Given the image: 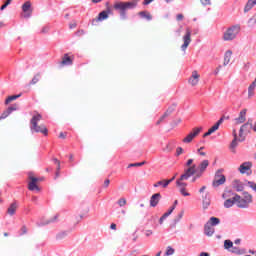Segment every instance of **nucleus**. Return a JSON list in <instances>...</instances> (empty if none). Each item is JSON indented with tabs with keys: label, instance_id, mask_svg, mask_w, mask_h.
<instances>
[{
	"label": "nucleus",
	"instance_id": "obj_8",
	"mask_svg": "<svg viewBox=\"0 0 256 256\" xmlns=\"http://www.w3.org/2000/svg\"><path fill=\"white\" fill-rule=\"evenodd\" d=\"M184 43L181 46L182 51H187V47L191 45V28H186V33L183 36Z\"/></svg>",
	"mask_w": 256,
	"mask_h": 256
},
{
	"label": "nucleus",
	"instance_id": "obj_53",
	"mask_svg": "<svg viewBox=\"0 0 256 256\" xmlns=\"http://www.w3.org/2000/svg\"><path fill=\"white\" fill-rule=\"evenodd\" d=\"M191 165H193V159H188L186 162V167H191Z\"/></svg>",
	"mask_w": 256,
	"mask_h": 256
},
{
	"label": "nucleus",
	"instance_id": "obj_59",
	"mask_svg": "<svg viewBox=\"0 0 256 256\" xmlns=\"http://www.w3.org/2000/svg\"><path fill=\"white\" fill-rule=\"evenodd\" d=\"M175 211V206H171L170 209L168 210V213L171 215Z\"/></svg>",
	"mask_w": 256,
	"mask_h": 256
},
{
	"label": "nucleus",
	"instance_id": "obj_55",
	"mask_svg": "<svg viewBox=\"0 0 256 256\" xmlns=\"http://www.w3.org/2000/svg\"><path fill=\"white\" fill-rule=\"evenodd\" d=\"M154 0H144L143 5H149L150 3H153Z\"/></svg>",
	"mask_w": 256,
	"mask_h": 256
},
{
	"label": "nucleus",
	"instance_id": "obj_29",
	"mask_svg": "<svg viewBox=\"0 0 256 256\" xmlns=\"http://www.w3.org/2000/svg\"><path fill=\"white\" fill-rule=\"evenodd\" d=\"M247 127H249V124H248V123H246V124H244V125H242V126L240 127L239 139H238V141H240V142L245 141V135H243V131H245V130L247 129Z\"/></svg>",
	"mask_w": 256,
	"mask_h": 256
},
{
	"label": "nucleus",
	"instance_id": "obj_24",
	"mask_svg": "<svg viewBox=\"0 0 256 256\" xmlns=\"http://www.w3.org/2000/svg\"><path fill=\"white\" fill-rule=\"evenodd\" d=\"M111 13V10L108 11H102L98 14V17L96 21H105V19H109V14Z\"/></svg>",
	"mask_w": 256,
	"mask_h": 256
},
{
	"label": "nucleus",
	"instance_id": "obj_25",
	"mask_svg": "<svg viewBox=\"0 0 256 256\" xmlns=\"http://www.w3.org/2000/svg\"><path fill=\"white\" fill-rule=\"evenodd\" d=\"M138 4H139V0H131L129 2H124L126 11H128V9H135V7H137Z\"/></svg>",
	"mask_w": 256,
	"mask_h": 256
},
{
	"label": "nucleus",
	"instance_id": "obj_26",
	"mask_svg": "<svg viewBox=\"0 0 256 256\" xmlns=\"http://www.w3.org/2000/svg\"><path fill=\"white\" fill-rule=\"evenodd\" d=\"M17 207H19V205H17V202H13L12 204H10V206L7 209L8 215H10L11 217L12 215H15Z\"/></svg>",
	"mask_w": 256,
	"mask_h": 256
},
{
	"label": "nucleus",
	"instance_id": "obj_9",
	"mask_svg": "<svg viewBox=\"0 0 256 256\" xmlns=\"http://www.w3.org/2000/svg\"><path fill=\"white\" fill-rule=\"evenodd\" d=\"M195 173H197V167L195 165H192L185 170L184 174L181 175L180 181H187V179H189V177H192V175H195Z\"/></svg>",
	"mask_w": 256,
	"mask_h": 256
},
{
	"label": "nucleus",
	"instance_id": "obj_48",
	"mask_svg": "<svg viewBox=\"0 0 256 256\" xmlns=\"http://www.w3.org/2000/svg\"><path fill=\"white\" fill-rule=\"evenodd\" d=\"M66 233L65 232H62L60 234H57L56 236V239H58L59 241H61V239L65 238L66 237Z\"/></svg>",
	"mask_w": 256,
	"mask_h": 256
},
{
	"label": "nucleus",
	"instance_id": "obj_16",
	"mask_svg": "<svg viewBox=\"0 0 256 256\" xmlns=\"http://www.w3.org/2000/svg\"><path fill=\"white\" fill-rule=\"evenodd\" d=\"M29 9H31V1H26L22 5V11L24 13L23 17H25V18L31 17V12H29Z\"/></svg>",
	"mask_w": 256,
	"mask_h": 256
},
{
	"label": "nucleus",
	"instance_id": "obj_51",
	"mask_svg": "<svg viewBox=\"0 0 256 256\" xmlns=\"http://www.w3.org/2000/svg\"><path fill=\"white\" fill-rule=\"evenodd\" d=\"M41 33H49V26H44L41 30Z\"/></svg>",
	"mask_w": 256,
	"mask_h": 256
},
{
	"label": "nucleus",
	"instance_id": "obj_1",
	"mask_svg": "<svg viewBox=\"0 0 256 256\" xmlns=\"http://www.w3.org/2000/svg\"><path fill=\"white\" fill-rule=\"evenodd\" d=\"M231 195H234V201H236L237 207L239 209H247L251 203H253V195L249 194V192H243V198L239 196V194L233 193V191H225L222 194V199H228V197H231Z\"/></svg>",
	"mask_w": 256,
	"mask_h": 256
},
{
	"label": "nucleus",
	"instance_id": "obj_34",
	"mask_svg": "<svg viewBox=\"0 0 256 256\" xmlns=\"http://www.w3.org/2000/svg\"><path fill=\"white\" fill-rule=\"evenodd\" d=\"M208 223L212 227H215V225H219V223H221V220H219L217 217H211Z\"/></svg>",
	"mask_w": 256,
	"mask_h": 256
},
{
	"label": "nucleus",
	"instance_id": "obj_62",
	"mask_svg": "<svg viewBox=\"0 0 256 256\" xmlns=\"http://www.w3.org/2000/svg\"><path fill=\"white\" fill-rule=\"evenodd\" d=\"M207 189V186H202L199 190V193H203Z\"/></svg>",
	"mask_w": 256,
	"mask_h": 256
},
{
	"label": "nucleus",
	"instance_id": "obj_39",
	"mask_svg": "<svg viewBox=\"0 0 256 256\" xmlns=\"http://www.w3.org/2000/svg\"><path fill=\"white\" fill-rule=\"evenodd\" d=\"M175 253V249L171 248V246H168L165 252L166 256L173 255Z\"/></svg>",
	"mask_w": 256,
	"mask_h": 256
},
{
	"label": "nucleus",
	"instance_id": "obj_19",
	"mask_svg": "<svg viewBox=\"0 0 256 256\" xmlns=\"http://www.w3.org/2000/svg\"><path fill=\"white\" fill-rule=\"evenodd\" d=\"M230 197H232V198H230ZM230 197L224 198V199H226L224 202V207L226 209H230V207H233L236 203L235 195H231Z\"/></svg>",
	"mask_w": 256,
	"mask_h": 256
},
{
	"label": "nucleus",
	"instance_id": "obj_54",
	"mask_svg": "<svg viewBox=\"0 0 256 256\" xmlns=\"http://www.w3.org/2000/svg\"><path fill=\"white\" fill-rule=\"evenodd\" d=\"M110 183H111V180L106 179V180L104 181V187H106V188L109 187Z\"/></svg>",
	"mask_w": 256,
	"mask_h": 256
},
{
	"label": "nucleus",
	"instance_id": "obj_56",
	"mask_svg": "<svg viewBox=\"0 0 256 256\" xmlns=\"http://www.w3.org/2000/svg\"><path fill=\"white\" fill-rule=\"evenodd\" d=\"M145 235H146V237H149V236L153 235V231L147 230V231L145 232Z\"/></svg>",
	"mask_w": 256,
	"mask_h": 256
},
{
	"label": "nucleus",
	"instance_id": "obj_17",
	"mask_svg": "<svg viewBox=\"0 0 256 256\" xmlns=\"http://www.w3.org/2000/svg\"><path fill=\"white\" fill-rule=\"evenodd\" d=\"M159 201H161L160 193H156V194L152 195L150 198V206L157 207V205H159Z\"/></svg>",
	"mask_w": 256,
	"mask_h": 256
},
{
	"label": "nucleus",
	"instance_id": "obj_35",
	"mask_svg": "<svg viewBox=\"0 0 256 256\" xmlns=\"http://www.w3.org/2000/svg\"><path fill=\"white\" fill-rule=\"evenodd\" d=\"M140 17H143L144 19H148V21H151L152 16L151 13L149 12H145V11H141L139 12Z\"/></svg>",
	"mask_w": 256,
	"mask_h": 256
},
{
	"label": "nucleus",
	"instance_id": "obj_47",
	"mask_svg": "<svg viewBox=\"0 0 256 256\" xmlns=\"http://www.w3.org/2000/svg\"><path fill=\"white\" fill-rule=\"evenodd\" d=\"M53 161L57 165V171H60L61 170V162L57 158H54Z\"/></svg>",
	"mask_w": 256,
	"mask_h": 256
},
{
	"label": "nucleus",
	"instance_id": "obj_18",
	"mask_svg": "<svg viewBox=\"0 0 256 256\" xmlns=\"http://www.w3.org/2000/svg\"><path fill=\"white\" fill-rule=\"evenodd\" d=\"M223 121H225V117H221L217 123H215L208 131L211 135H213V133H215V131L219 130L220 125L223 124Z\"/></svg>",
	"mask_w": 256,
	"mask_h": 256
},
{
	"label": "nucleus",
	"instance_id": "obj_3",
	"mask_svg": "<svg viewBox=\"0 0 256 256\" xmlns=\"http://www.w3.org/2000/svg\"><path fill=\"white\" fill-rule=\"evenodd\" d=\"M241 31L240 25H234L231 26L226 30V32L223 35L224 41H233L239 35V32Z\"/></svg>",
	"mask_w": 256,
	"mask_h": 256
},
{
	"label": "nucleus",
	"instance_id": "obj_13",
	"mask_svg": "<svg viewBox=\"0 0 256 256\" xmlns=\"http://www.w3.org/2000/svg\"><path fill=\"white\" fill-rule=\"evenodd\" d=\"M247 119V109L241 110L239 116L235 119L236 125H241V123H245Z\"/></svg>",
	"mask_w": 256,
	"mask_h": 256
},
{
	"label": "nucleus",
	"instance_id": "obj_60",
	"mask_svg": "<svg viewBox=\"0 0 256 256\" xmlns=\"http://www.w3.org/2000/svg\"><path fill=\"white\" fill-rule=\"evenodd\" d=\"M65 137H67V135H65V133L61 132V133L59 134V138H60V139H65Z\"/></svg>",
	"mask_w": 256,
	"mask_h": 256
},
{
	"label": "nucleus",
	"instance_id": "obj_30",
	"mask_svg": "<svg viewBox=\"0 0 256 256\" xmlns=\"http://www.w3.org/2000/svg\"><path fill=\"white\" fill-rule=\"evenodd\" d=\"M232 185L235 188V190L238 191V192H241L244 189L243 183L239 180H234Z\"/></svg>",
	"mask_w": 256,
	"mask_h": 256
},
{
	"label": "nucleus",
	"instance_id": "obj_10",
	"mask_svg": "<svg viewBox=\"0 0 256 256\" xmlns=\"http://www.w3.org/2000/svg\"><path fill=\"white\" fill-rule=\"evenodd\" d=\"M181 181H183L181 178L176 181V185L179 188L181 195H183V197H190L191 194L187 192V183Z\"/></svg>",
	"mask_w": 256,
	"mask_h": 256
},
{
	"label": "nucleus",
	"instance_id": "obj_27",
	"mask_svg": "<svg viewBox=\"0 0 256 256\" xmlns=\"http://www.w3.org/2000/svg\"><path fill=\"white\" fill-rule=\"evenodd\" d=\"M61 65H73V58H71L69 54H64Z\"/></svg>",
	"mask_w": 256,
	"mask_h": 256
},
{
	"label": "nucleus",
	"instance_id": "obj_42",
	"mask_svg": "<svg viewBox=\"0 0 256 256\" xmlns=\"http://www.w3.org/2000/svg\"><path fill=\"white\" fill-rule=\"evenodd\" d=\"M118 205H119L120 207H125V205H127V199H125V198H120V199L118 200Z\"/></svg>",
	"mask_w": 256,
	"mask_h": 256
},
{
	"label": "nucleus",
	"instance_id": "obj_61",
	"mask_svg": "<svg viewBox=\"0 0 256 256\" xmlns=\"http://www.w3.org/2000/svg\"><path fill=\"white\" fill-rule=\"evenodd\" d=\"M197 179H199V176H197V172H196V175L192 178V183H195Z\"/></svg>",
	"mask_w": 256,
	"mask_h": 256
},
{
	"label": "nucleus",
	"instance_id": "obj_12",
	"mask_svg": "<svg viewBox=\"0 0 256 256\" xmlns=\"http://www.w3.org/2000/svg\"><path fill=\"white\" fill-rule=\"evenodd\" d=\"M207 167H209V160H203L198 166L197 177H201V175L205 173Z\"/></svg>",
	"mask_w": 256,
	"mask_h": 256
},
{
	"label": "nucleus",
	"instance_id": "obj_40",
	"mask_svg": "<svg viewBox=\"0 0 256 256\" xmlns=\"http://www.w3.org/2000/svg\"><path fill=\"white\" fill-rule=\"evenodd\" d=\"M185 153V150L183 147H177L176 148V157H179L180 155H183Z\"/></svg>",
	"mask_w": 256,
	"mask_h": 256
},
{
	"label": "nucleus",
	"instance_id": "obj_41",
	"mask_svg": "<svg viewBox=\"0 0 256 256\" xmlns=\"http://www.w3.org/2000/svg\"><path fill=\"white\" fill-rule=\"evenodd\" d=\"M28 228L26 225H23L21 228H20V235H27L28 233Z\"/></svg>",
	"mask_w": 256,
	"mask_h": 256
},
{
	"label": "nucleus",
	"instance_id": "obj_23",
	"mask_svg": "<svg viewBox=\"0 0 256 256\" xmlns=\"http://www.w3.org/2000/svg\"><path fill=\"white\" fill-rule=\"evenodd\" d=\"M171 183V180H160L156 183H154L153 187H163V189H167L169 187V184Z\"/></svg>",
	"mask_w": 256,
	"mask_h": 256
},
{
	"label": "nucleus",
	"instance_id": "obj_63",
	"mask_svg": "<svg viewBox=\"0 0 256 256\" xmlns=\"http://www.w3.org/2000/svg\"><path fill=\"white\" fill-rule=\"evenodd\" d=\"M200 256H209V253H207V252H201V253H200Z\"/></svg>",
	"mask_w": 256,
	"mask_h": 256
},
{
	"label": "nucleus",
	"instance_id": "obj_33",
	"mask_svg": "<svg viewBox=\"0 0 256 256\" xmlns=\"http://www.w3.org/2000/svg\"><path fill=\"white\" fill-rule=\"evenodd\" d=\"M19 97H21V94L9 96V97L5 100V105H9V103H11V102H13V101H16V99H19Z\"/></svg>",
	"mask_w": 256,
	"mask_h": 256
},
{
	"label": "nucleus",
	"instance_id": "obj_50",
	"mask_svg": "<svg viewBox=\"0 0 256 256\" xmlns=\"http://www.w3.org/2000/svg\"><path fill=\"white\" fill-rule=\"evenodd\" d=\"M176 19L177 21H183V19H185V16L183 14H177Z\"/></svg>",
	"mask_w": 256,
	"mask_h": 256
},
{
	"label": "nucleus",
	"instance_id": "obj_20",
	"mask_svg": "<svg viewBox=\"0 0 256 256\" xmlns=\"http://www.w3.org/2000/svg\"><path fill=\"white\" fill-rule=\"evenodd\" d=\"M204 233L207 237H213V233H215V228L211 226V224L206 223L204 226Z\"/></svg>",
	"mask_w": 256,
	"mask_h": 256
},
{
	"label": "nucleus",
	"instance_id": "obj_57",
	"mask_svg": "<svg viewBox=\"0 0 256 256\" xmlns=\"http://www.w3.org/2000/svg\"><path fill=\"white\" fill-rule=\"evenodd\" d=\"M69 27H70L71 29H75V27H77V22L71 23V24L69 25Z\"/></svg>",
	"mask_w": 256,
	"mask_h": 256
},
{
	"label": "nucleus",
	"instance_id": "obj_15",
	"mask_svg": "<svg viewBox=\"0 0 256 256\" xmlns=\"http://www.w3.org/2000/svg\"><path fill=\"white\" fill-rule=\"evenodd\" d=\"M17 108H18V105L17 104H14L10 107L7 108V110H5L1 116H0V121L2 119H7V116L10 114V113H13V111H17Z\"/></svg>",
	"mask_w": 256,
	"mask_h": 256
},
{
	"label": "nucleus",
	"instance_id": "obj_14",
	"mask_svg": "<svg viewBox=\"0 0 256 256\" xmlns=\"http://www.w3.org/2000/svg\"><path fill=\"white\" fill-rule=\"evenodd\" d=\"M253 167V163L251 162H244L240 165L239 171L242 175H245L247 171H251V168Z\"/></svg>",
	"mask_w": 256,
	"mask_h": 256
},
{
	"label": "nucleus",
	"instance_id": "obj_22",
	"mask_svg": "<svg viewBox=\"0 0 256 256\" xmlns=\"http://www.w3.org/2000/svg\"><path fill=\"white\" fill-rule=\"evenodd\" d=\"M256 6V0H248L245 7L244 13H249Z\"/></svg>",
	"mask_w": 256,
	"mask_h": 256
},
{
	"label": "nucleus",
	"instance_id": "obj_32",
	"mask_svg": "<svg viewBox=\"0 0 256 256\" xmlns=\"http://www.w3.org/2000/svg\"><path fill=\"white\" fill-rule=\"evenodd\" d=\"M209 205H211V199H209V194H205L203 196V209H209Z\"/></svg>",
	"mask_w": 256,
	"mask_h": 256
},
{
	"label": "nucleus",
	"instance_id": "obj_44",
	"mask_svg": "<svg viewBox=\"0 0 256 256\" xmlns=\"http://www.w3.org/2000/svg\"><path fill=\"white\" fill-rule=\"evenodd\" d=\"M11 1H13V0H6L5 4L1 6L0 10L3 11L5 9H7V7H9V5H11Z\"/></svg>",
	"mask_w": 256,
	"mask_h": 256
},
{
	"label": "nucleus",
	"instance_id": "obj_43",
	"mask_svg": "<svg viewBox=\"0 0 256 256\" xmlns=\"http://www.w3.org/2000/svg\"><path fill=\"white\" fill-rule=\"evenodd\" d=\"M169 215H171L170 213L166 212L162 215V217L159 219V223L160 225H163V221H165L166 217H169Z\"/></svg>",
	"mask_w": 256,
	"mask_h": 256
},
{
	"label": "nucleus",
	"instance_id": "obj_58",
	"mask_svg": "<svg viewBox=\"0 0 256 256\" xmlns=\"http://www.w3.org/2000/svg\"><path fill=\"white\" fill-rule=\"evenodd\" d=\"M110 229H113L114 231L117 230V224L112 223V224L110 225Z\"/></svg>",
	"mask_w": 256,
	"mask_h": 256
},
{
	"label": "nucleus",
	"instance_id": "obj_45",
	"mask_svg": "<svg viewBox=\"0 0 256 256\" xmlns=\"http://www.w3.org/2000/svg\"><path fill=\"white\" fill-rule=\"evenodd\" d=\"M145 163H146V162L144 161V162L129 164L128 167H142V165H145Z\"/></svg>",
	"mask_w": 256,
	"mask_h": 256
},
{
	"label": "nucleus",
	"instance_id": "obj_31",
	"mask_svg": "<svg viewBox=\"0 0 256 256\" xmlns=\"http://www.w3.org/2000/svg\"><path fill=\"white\" fill-rule=\"evenodd\" d=\"M234 139L230 144V149L235 153V147H237V130H233Z\"/></svg>",
	"mask_w": 256,
	"mask_h": 256
},
{
	"label": "nucleus",
	"instance_id": "obj_4",
	"mask_svg": "<svg viewBox=\"0 0 256 256\" xmlns=\"http://www.w3.org/2000/svg\"><path fill=\"white\" fill-rule=\"evenodd\" d=\"M203 131V127H195L192 131L182 139V143H192L193 139L199 137V134Z\"/></svg>",
	"mask_w": 256,
	"mask_h": 256
},
{
	"label": "nucleus",
	"instance_id": "obj_21",
	"mask_svg": "<svg viewBox=\"0 0 256 256\" xmlns=\"http://www.w3.org/2000/svg\"><path fill=\"white\" fill-rule=\"evenodd\" d=\"M171 113H173V108H168L165 113L159 118V120L156 122V125H161V123H163V121H165V119H167V117L169 115H171Z\"/></svg>",
	"mask_w": 256,
	"mask_h": 256
},
{
	"label": "nucleus",
	"instance_id": "obj_46",
	"mask_svg": "<svg viewBox=\"0 0 256 256\" xmlns=\"http://www.w3.org/2000/svg\"><path fill=\"white\" fill-rule=\"evenodd\" d=\"M233 253H236L237 255H245V250L234 248Z\"/></svg>",
	"mask_w": 256,
	"mask_h": 256
},
{
	"label": "nucleus",
	"instance_id": "obj_11",
	"mask_svg": "<svg viewBox=\"0 0 256 256\" xmlns=\"http://www.w3.org/2000/svg\"><path fill=\"white\" fill-rule=\"evenodd\" d=\"M114 9L116 11H119L120 15H122V17H125V14H126V11H127V8L125 6V2H115L114 3Z\"/></svg>",
	"mask_w": 256,
	"mask_h": 256
},
{
	"label": "nucleus",
	"instance_id": "obj_36",
	"mask_svg": "<svg viewBox=\"0 0 256 256\" xmlns=\"http://www.w3.org/2000/svg\"><path fill=\"white\" fill-rule=\"evenodd\" d=\"M256 25V14H254L249 20H248V27H255Z\"/></svg>",
	"mask_w": 256,
	"mask_h": 256
},
{
	"label": "nucleus",
	"instance_id": "obj_38",
	"mask_svg": "<svg viewBox=\"0 0 256 256\" xmlns=\"http://www.w3.org/2000/svg\"><path fill=\"white\" fill-rule=\"evenodd\" d=\"M233 247V242L231 240H225L224 241V248L225 249H231Z\"/></svg>",
	"mask_w": 256,
	"mask_h": 256
},
{
	"label": "nucleus",
	"instance_id": "obj_49",
	"mask_svg": "<svg viewBox=\"0 0 256 256\" xmlns=\"http://www.w3.org/2000/svg\"><path fill=\"white\" fill-rule=\"evenodd\" d=\"M203 149H205V147H200V148L198 149V153H199V155H201L202 157H205V155H207V153L203 152Z\"/></svg>",
	"mask_w": 256,
	"mask_h": 256
},
{
	"label": "nucleus",
	"instance_id": "obj_6",
	"mask_svg": "<svg viewBox=\"0 0 256 256\" xmlns=\"http://www.w3.org/2000/svg\"><path fill=\"white\" fill-rule=\"evenodd\" d=\"M201 80V75L197 70L192 71L191 76L188 79V85L191 87H197L199 85V81Z\"/></svg>",
	"mask_w": 256,
	"mask_h": 256
},
{
	"label": "nucleus",
	"instance_id": "obj_52",
	"mask_svg": "<svg viewBox=\"0 0 256 256\" xmlns=\"http://www.w3.org/2000/svg\"><path fill=\"white\" fill-rule=\"evenodd\" d=\"M202 5H211V0H201Z\"/></svg>",
	"mask_w": 256,
	"mask_h": 256
},
{
	"label": "nucleus",
	"instance_id": "obj_28",
	"mask_svg": "<svg viewBox=\"0 0 256 256\" xmlns=\"http://www.w3.org/2000/svg\"><path fill=\"white\" fill-rule=\"evenodd\" d=\"M233 55V52L231 50H227L225 55H224V66L229 65V63H231V57Z\"/></svg>",
	"mask_w": 256,
	"mask_h": 256
},
{
	"label": "nucleus",
	"instance_id": "obj_5",
	"mask_svg": "<svg viewBox=\"0 0 256 256\" xmlns=\"http://www.w3.org/2000/svg\"><path fill=\"white\" fill-rule=\"evenodd\" d=\"M225 181H227V178L225 175H223V170H218L215 173L214 180L212 182L213 187H219L221 185H225Z\"/></svg>",
	"mask_w": 256,
	"mask_h": 256
},
{
	"label": "nucleus",
	"instance_id": "obj_7",
	"mask_svg": "<svg viewBox=\"0 0 256 256\" xmlns=\"http://www.w3.org/2000/svg\"><path fill=\"white\" fill-rule=\"evenodd\" d=\"M30 182L28 183L29 191H40L39 186H37V182L41 181V179L33 176V173H29Z\"/></svg>",
	"mask_w": 256,
	"mask_h": 256
},
{
	"label": "nucleus",
	"instance_id": "obj_64",
	"mask_svg": "<svg viewBox=\"0 0 256 256\" xmlns=\"http://www.w3.org/2000/svg\"><path fill=\"white\" fill-rule=\"evenodd\" d=\"M209 135H211V133H209V130H208L206 133H204L203 137H204V138H205V137H209Z\"/></svg>",
	"mask_w": 256,
	"mask_h": 256
},
{
	"label": "nucleus",
	"instance_id": "obj_2",
	"mask_svg": "<svg viewBox=\"0 0 256 256\" xmlns=\"http://www.w3.org/2000/svg\"><path fill=\"white\" fill-rule=\"evenodd\" d=\"M41 119H43V116H41V114L34 115L30 120V129L35 133H42V135H45V137H47V135H49V130H47V126H45L44 124L39 125V121H41Z\"/></svg>",
	"mask_w": 256,
	"mask_h": 256
},
{
	"label": "nucleus",
	"instance_id": "obj_37",
	"mask_svg": "<svg viewBox=\"0 0 256 256\" xmlns=\"http://www.w3.org/2000/svg\"><path fill=\"white\" fill-rule=\"evenodd\" d=\"M39 77H41V74H40V73L36 74V75L32 78V80H31V82H30V85H37V83H39Z\"/></svg>",
	"mask_w": 256,
	"mask_h": 256
}]
</instances>
